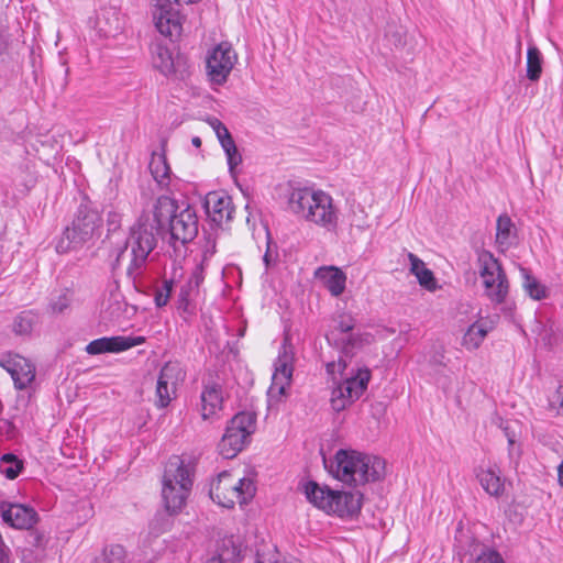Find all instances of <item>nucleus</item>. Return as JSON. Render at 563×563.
<instances>
[{"mask_svg": "<svg viewBox=\"0 0 563 563\" xmlns=\"http://www.w3.org/2000/svg\"><path fill=\"white\" fill-rule=\"evenodd\" d=\"M287 208L297 218L328 231L338 227L339 210L330 194L311 187H290Z\"/></svg>", "mask_w": 563, "mask_h": 563, "instance_id": "nucleus-1", "label": "nucleus"}, {"mask_svg": "<svg viewBox=\"0 0 563 563\" xmlns=\"http://www.w3.org/2000/svg\"><path fill=\"white\" fill-rule=\"evenodd\" d=\"M386 463L383 459L354 450H339L330 466V473L339 481L353 485H364L384 478Z\"/></svg>", "mask_w": 563, "mask_h": 563, "instance_id": "nucleus-2", "label": "nucleus"}, {"mask_svg": "<svg viewBox=\"0 0 563 563\" xmlns=\"http://www.w3.org/2000/svg\"><path fill=\"white\" fill-rule=\"evenodd\" d=\"M157 227L148 212H143L130 230L125 246L118 254L117 263L125 251H129L130 262L126 266L128 276L136 282L144 274L150 254L156 246L155 232Z\"/></svg>", "mask_w": 563, "mask_h": 563, "instance_id": "nucleus-3", "label": "nucleus"}, {"mask_svg": "<svg viewBox=\"0 0 563 563\" xmlns=\"http://www.w3.org/2000/svg\"><path fill=\"white\" fill-rule=\"evenodd\" d=\"M152 218L157 229L168 223L170 241L173 244L179 242L181 245L192 241L198 234V218L196 210L187 206L178 211L174 199L167 196L157 198ZM176 247V245H174Z\"/></svg>", "mask_w": 563, "mask_h": 563, "instance_id": "nucleus-4", "label": "nucleus"}, {"mask_svg": "<svg viewBox=\"0 0 563 563\" xmlns=\"http://www.w3.org/2000/svg\"><path fill=\"white\" fill-rule=\"evenodd\" d=\"M302 490L307 500L327 515L353 518L362 508L363 495L360 492L334 490L314 481L305 483Z\"/></svg>", "mask_w": 563, "mask_h": 563, "instance_id": "nucleus-5", "label": "nucleus"}, {"mask_svg": "<svg viewBox=\"0 0 563 563\" xmlns=\"http://www.w3.org/2000/svg\"><path fill=\"white\" fill-rule=\"evenodd\" d=\"M192 487L191 471L179 456H173L165 465L162 479V497L169 514H177L186 504Z\"/></svg>", "mask_w": 563, "mask_h": 563, "instance_id": "nucleus-6", "label": "nucleus"}, {"mask_svg": "<svg viewBox=\"0 0 563 563\" xmlns=\"http://www.w3.org/2000/svg\"><path fill=\"white\" fill-rule=\"evenodd\" d=\"M102 218L97 210L81 206L70 227H66L57 240L55 250L58 254H66L80 249L84 244L99 235Z\"/></svg>", "mask_w": 563, "mask_h": 563, "instance_id": "nucleus-7", "label": "nucleus"}, {"mask_svg": "<svg viewBox=\"0 0 563 563\" xmlns=\"http://www.w3.org/2000/svg\"><path fill=\"white\" fill-rule=\"evenodd\" d=\"M256 429V415L250 411L236 413L228 423L219 443V452L224 459L235 457L250 442Z\"/></svg>", "mask_w": 563, "mask_h": 563, "instance_id": "nucleus-8", "label": "nucleus"}, {"mask_svg": "<svg viewBox=\"0 0 563 563\" xmlns=\"http://www.w3.org/2000/svg\"><path fill=\"white\" fill-rule=\"evenodd\" d=\"M477 263L485 295L496 305L503 303L509 291V283L499 261L488 251L478 253Z\"/></svg>", "mask_w": 563, "mask_h": 563, "instance_id": "nucleus-9", "label": "nucleus"}, {"mask_svg": "<svg viewBox=\"0 0 563 563\" xmlns=\"http://www.w3.org/2000/svg\"><path fill=\"white\" fill-rule=\"evenodd\" d=\"M371 371L366 367L352 368L331 393V407L340 412L356 401L367 389Z\"/></svg>", "mask_w": 563, "mask_h": 563, "instance_id": "nucleus-10", "label": "nucleus"}, {"mask_svg": "<svg viewBox=\"0 0 563 563\" xmlns=\"http://www.w3.org/2000/svg\"><path fill=\"white\" fill-rule=\"evenodd\" d=\"M152 16L156 30L165 37H179L185 15L181 7L172 0H153Z\"/></svg>", "mask_w": 563, "mask_h": 563, "instance_id": "nucleus-11", "label": "nucleus"}, {"mask_svg": "<svg viewBox=\"0 0 563 563\" xmlns=\"http://www.w3.org/2000/svg\"><path fill=\"white\" fill-rule=\"evenodd\" d=\"M238 62V54L228 42H221L207 55L206 68L209 79L217 85H223Z\"/></svg>", "mask_w": 563, "mask_h": 563, "instance_id": "nucleus-12", "label": "nucleus"}, {"mask_svg": "<svg viewBox=\"0 0 563 563\" xmlns=\"http://www.w3.org/2000/svg\"><path fill=\"white\" fill-rule=\"evenodd\" d=\"M152 64L155 69L166 77L184 79L189 74L188 58L177 53L173 55L169 48L162 43H154L151 48Z\"/></svg>", "mask_w": 563, "mask_h": 563, "instance_id": "nucleus-13", "label": "nucleus"}, {"mask_svg": "<svg viewBox=\"0 0 563 563\" xmlns=\"http://www.w3.org/2000/svg\"><path fill=\"white\" fill-rule=\"evenodd\" d=\"M295 354L288 339H285L277 360L275 361V371L272 377V385L268 389L269 397H280L286 395V389L290 387L294 372Z\"/></svg>", "mask_w": 563, "mask_h": 563, "instance_id": "nucleus-14", "label": "nucleus"}, {"mask_svg": "<svg viewBox=\"0 0 563 563\" xmlns=\"http://www.w3.org/2000/svg\"><path fill=\"white\" fill-rule=\"evenodd\" d=\"M0 366L10 374L18 390L27 389L35 380V365L22 355L11 352L1 355Z\"/></svg>", "mask_w": 563, "mask_h": 563, "instance_id": "nucleus-15", "label": "nucleus"}, {"mask_svg": "<svg viewBox=\"0 0 563 563\" xmlns=\"http://www.w3.org/2000/svg\"><path fill=\"white\" fill-rule=\"evenodd\" d=\"M354 327V319L349 314H343L340 317L336 327L327 334L329 342L333 341L335 344L340 345L344 356L353 354L355 349L368 342V334L352 332Z\"/></svg>", "mask_w": 563, "mask_h": 563, "instance_id": "nucleus-16", "label": "nucleus"}, {"mask_svg": "<svg viewBox=\"0 0 563 563\" xmlns=\"http://www.w3.org/2000/svg\"><path fill=\"white\" fill-rule=\"evenodd\" d=\"M183 380V372L178 364L166 363L158 375L155 405L166 408L176 397L177 386Z\"/></svg>", "mask_w": 563, "mask_h": 563, "instance_id": "nucleus-17", "label": "nucleus"}, {"mask_svg": "<svg viewBox=\"0 0 563 563\" xmlns=\"http://www.w3.org/2000/svg\"><path fill=\"white\" fill-rule=\"evenodd\" d=\"M145 336H103L89 342L85 351L89 355H98L102 353H120L128 351L136 345L145 343Z\"/></svg>", "mask_w": 563, "mask_h": 563, "instance_id": "nucleus-18", "label": "nucleus"}, {"mask_svg": "<svg viewBox=\"0 0 563 563\" xmlns=\"http://www.w3.org/2000/svg\"><path fill=\"white\" fill-rule=\"evenodd\" d=\"M203 207L209 219L217 225H223L232 220L234 206L232 198L224 191H210L206 195Z\"/></svg>", "mask_w": 563, "mask_h": 563, "instance_id": "nucleus-19", "label": "nucleus"}, {"mask_svg": "<svg viewBox=\"0 0 563 563\" xmlns=\"http://www.w3.org/2000/svg\"><path fill=\"white\" fill-rule=\"evenodd\" d=\"M0 516L3 522L15 529H31L38 520L34 508L7 501L0 503Z\"/></svg>", "mask_w": 563, "mask_h": 563, "instance_id": "nucleus-20", "label": "nucleus"}, {"mask_svg": "<svg viewBox=\"0 0 563 563\" xmlns=\"http://www.w3.org/2000/svg\"><path fill=\"white\" fill-rule=\"evenodd\" d=\"M223 409V389L218 383L206 384L200 394L199 412L205 421H217Z\"/></svg>", "mask_w": 563, "mask_h": 563, "instance_id": "nucleus-21", "label": "nucleus"}, {"mask_svg": "<svg viewBox=\"0 0 563 563\" xmlns=\"http://www.w3.org/2000/svg\"><path fill=\"white\" fill-rule=\"evenodd\" d=\"M235 481L236 478L232 472H221L210 485L209 495L211 499L224 508H232L236 504L238 496L232 489Z\"/></svg>", "mask_w": 563, "mask_h": 563, "instance_id": "nucleus-22", "label": "nucleus"}, {"mask_svg": "<svg viewBox=\"0 0 563 563\" xmlns=\"http://www.w3.org/2000/svg\"><path fill=\"white\" fill-rule=\"evenodd\" d=\"M103 37H114L123 30V18L117 8H102L96 18L95 24Z\"/></svg>", "mask_w": 563, "mask_h": 563, "instance_id": "nucleus-23", "label": "nucleus"}, {"mask_svg": "<svg viewBox=\"0 0 563 563\" xmlns=\"http://www.w3.org/2000/svg\"><path fill=\"white\" fill-rule=\"evenodd\" d=\"M476 477L482 488L492 497L499 498L505 493V478L497 465L487 468L478 467Z\"/></svg>", "mask_w": 563, "mask_h": 563, "instance_id": "nucleus-24", "label": "nucleus"}, {"mask_svg": "<svg viewBox=\"0 0 563 563\" xmlns=\"http://www.w3.org/2000/svg\"><path fill=\"white\" fill-rule=\"evenodd\" d=\"M314 277L334 297H339L345 290L346 275L342 269L335 266H321L314 272Z\"/></svg>", "mask_w": 563, "mask_h": 563, "instance_id": "nucleus-25", "label": "nucleus"}, {"mask_svg": "<svg viewBox=\"0 0 563 563\" xmlns=\"http://www.w3.org/2000/svg\"><path fill=\"white\" fill-rule=\"evenodd\" d=\"M492 329L493 327L484 320L475 321L465 331L462 338V346L467 351L477 350Z\"/></svg>", "mask_w": 563, "mask_h": 563, "instance_id": "nucleus-26", "label": "nucleus"}, {"mask_svg": "<svg viewBox=\"0 0 563 563\" xmlns=\"http://www.w3.org/2000/svg\"><path fill=\"white\" fill-rule=\"evenodd\" d=\"M407 256L410 262V273L417 277L419 285L429 291H434L438 286L432 271L427 268L423 261L413 253L409 252Z\"/></svg>", "mask_w": 563, "mask_h": 563, "instance_id": "nucleus-27", "label": "nucleus"}, {"mask_svg": "<svg viewBox=\"0 0 563 563\" xmlns=\"http://www.w3.org/2000/svg\"><path fill=\"white\" fill-rule=\"evenodd\" d=\"M241 559V547L233 537L223 538L218 547L217 556L207 563H236Z\"/></svg>", "mask_w": 563, "mask_h": 563, "instance_id": "nucleus-28", "label": "nucleus"}, {"mask_svg": "<svg viewBox=\"0 0 563 563\" xmlns=\"http://www.w3.org/2000/svg\"><path fill=\"white\" fill-rule=\"evenodd\" d=\"M148 168L158 186L166 188L170 180V168L165 155L154 153L151 157Z\"/></svg>", "mask_w": 563, "mask_h": 563, "instance_id": "nucleus-29", "label": "nucleus"}, {"mask_svg": "<svg viewBox=\"0 0 563 563\" xmlns=\"http://www.w3.org/2000/svg\"><path fill=\"white\" fill-rule=\"evenodd\" d=\"M514 223L508 214H500L496 223V243L504 251L511 245Z\"/></svg>", "mask_w": 563, "mask_h": 563, "instance_id": "nucleus-30", "label": "nucleus"}, {"mask_svg": "<svg viewBox=\"0 0 563 563\" xmlns=\"http://www.w3.org/2000/svg\"><path fill=\"white\" fill-rule=\"evenodd\" d=\"M542 70V53L534 44H531L527 49V78L531 81H538L541 78Z\"/></svg>", "mask_w": 563, "mask_h": 563, "instance_id": "nucleus-31", "label": "nucleus"}, {"mask_svg": "<svg viewBox=\"0 0 563 563\" xmlns=\"http://www.w3.org/2000/svg\"><path fill=\"white\" fill-rule=\"evenodd\" d=\"M93 563H128V551L122 544L106 545Z\"/></svg>", "mask_w": 563, "mask_h": 563, "instance_id": "nucleus-32", "label": "nucleus"}, {"mask_svg": "<svg viewBox=\"0 0 563 563\" xmlns=\"http://www.w3.org/2000/svg\"><path fill=\"white\" fill-rule=\"evenodd\" d=\"M523 275V288L530 298L534 300L545 299L549 295L548 289L528 269H521Z\"/></svg>", "mask_w": 563, "mask_h": 563, "instance_id": "nucleus-33", "label": "nucleus"}, {"mask_svg": "<svg viewBox=\"0 0 563 563\" xmlns=\"http://www.w3.org/2000/svg\"><path fill=\"white\" fill-rule=\"evenodd\" d=\"M36 322L37 316L33 311H22L14 318L12 330L18 335H29Z\"/></svg>", "mask_w": 563, "mask_h": 563, "instance_id": "nucleus-34", "label": "nucleus"}, {"mask_svg": "<svg viewBox=\"0 0 563 563\" xmlns=\"http://www.w3.org/2000/svg\"><path fill=\"white\" fill-rule=\"evenodd\" d=\"M232 489H234L235 495H238L236 503L240 505L247 504L256 492L254 482L247 477L236 478Z\"/></svg>", "mask_w": 563, "mask_h": 563, "instance_id": "nucleus-35", "label": "nucleus"}, {"mask_svg": "<svg viewBox=\"0 0 563 563\" xmlns=\"http://www.w3.org/2000/svg\"><path fill=\"white\" fill-rule=\"evenodd\" d=\"M207 122L214 131L223 151L224 152H227L228 150L233 151V147L235 146V142H234L231 133L227 129V126L219 119H217L214 117L208 118Z\"/></svg>", "mask_w": 563, "mask_h": 563, "instance_id": "nucleus-36", "label": "nucleus"}, {"mask_svg": "<svg viewBox=\"0 0 563 563\" xmlns=\"http://www.w3.org/2000/svg\"><path fill=\"white\" fill-rule=\"evenodd\" d=\"M23 468V462L12 453L3 454L0 457V471L9 479H14L19 476Z\"/></svg>", "mask_w": 563, "mask_h": 563, "instance_id": "nucleus-37", "label": "nucleus"}, {"mask_svg": "<svg viewBox=\"0 0 563 563\" xmlns=\"http://www.w3.org/2000/svg\"><path fill=\"white\" fill-rule=\"evenodd\" d=\"M199 278L198 276H192L185 285H183L178 292L177 305L178 309L186 311L190 301V294L195 287H198Z\"/></svg>", "mask_w": 563, "mask_h": 563, "instance_id": "nucleus-38", "label": "nucleus"}, {"mask_svg": "<svg viewBox=\"0 0 563 563\" xmlns=\"http://www.w3.org/2000/svg\"><path fill=\"white\" fill-rule=\"evenodd\" d=\"M173 279H164L162 285L155 289L154 302L157 308H162L167 305L173 291Z\"/></svg>", "mask_w": 563, "mask_h": 563, "instance_id": "nucleus-39", "label": "nucleus"}, {"mask_svg": "<svg viewBox=\"0 0 563 563\" xmlns=\"http://www.w3.org/2000/svg\"><path fill=\"white\" fill-rule=\"evenodd\" d=\"M473 563H506L501 554L495 549H484Z\"/></svg>", "mask_w": 563, "mask_h": 563, "instance_id": "nucleus-40", "label": "nucleus"}, {"mask_svg": "<svg viewBox=\"0 0 563 563\" xmlns=\"http://www.w3.org/2000/svg\"><path fill=\"white\" fill-rule=\"evenodd\" d=\"M71 294L65 290L56 299H53L49 307L54 313L64 312L71 303Z\"/></svg>", "mask_w": 563, "mask_h": 563, "instance_id": "nucleus-41", "label": "nucleus"}, {"mask_svg": "<svg viewBox=\"0 0 563 563\" xmlns=\"http://www.w3.org/2000/svg\"><path fill=\"white\" fill-rule=\"evenodd\" d=\"M49 541V537L42 530L35 529L30 532V544L36 549L44 550Z\"/></svg>", "mask_w": 563, "mask_h": 563, "instance_id": "nucleus-42", "label": "nucleus"}, {"mask_svg": "<svg viewBox=\"0 0 563 563\" xmlns=\"http://www.w3.org/2000/svg\"><path fill=\"white\" fill-rule=\"evenodd\" d=\"M227 155V162L229 165L230 173L233 174L236 166L242 163V156L238 151L236 145L232 150L224 152Z\"/></svg>", "mask_w": 563, "mask_h": 563, "instance_id": "nucleus-43", "label": "nucleus"}, {"mask_svg": "<svg viewBox=\"0 0 563 563\" xmlns=\"http://www.w3.org/2000/svg\"><path fill=\"white\" fill-rule=\"evenodd\" d=\"M347 368L346 361L340 356L336 362H331L327 364V371L330 374H334L335 372H340L341 375H344V371Z\"/></svg>", "mask_w": 563, "mask_h": 563, "instance_id": "nucleus-44", "label": "nucleus"}, {"mask_svg": "<svg viewBox=\"0 0 563 563\" xmlns=\"http://www.w3.org/2000/svg\"><path fill=\"white\" fill-rule=\"evenodd\" d=\"M277 552L276 550H271L267 553L264 551H258L256 554L257 563H279L276 559Z\"/></svg>", "mask_w": 563, "mask_h": 563, "instance_id": "nucleus-45", "label": "nucleus"}, {"mask_svg": "<svg viewBox=\"0 0 563 563\" xmlns=\"http://www.w3.org/2000/svg\"><path fill=\"white\" fill-rule=\"evenodd\" d=\"M552 402L558 404L560 408H563V385H559L553 394Z\"/></svg>", "mask_w": 563, "mask_h": 563, "instance_id": "nucleus-46", "label": "nucleus"}, {"mask_svg": "<svg viewBox=\"0 0 563 563\" xmlns=\"http://www.w3.org/2000/svg\"><path fill=\"white\" fill-rule=\"evenodd\" d=\"M263 261L265 263V266L268 268L271 266V264L274 262L273 257H272V253H271V246H269V241L267 242V250L263 256Z\"/></svg>", "mask_w": 563, "mask_h": 563, "instance_id": "nucleus-47", "label": "nucleus"}, {"mask_svg": "<svg viewBox=\"0 0 563 563\" xmlns=\"http://www.w3.org/2000/svg\"><path fill=\"white\" fill-rule=\"evenodd\" d=\"M558 482L559 485L563 488V461L558 466Z\"/></svg>", "mask_w": 563, "mask_h": 563, "instance_id": "nucleus-48", "label": "nucleus"}, {"mask_svg": "<svg viewBox=\"0 0 563 563\" xmlns=\"http://www.w3.org/2000/svg\"><path fill=\"white\" fill-rule=\"evenodd\" d=\"M191 144L195 146V147H200L201 146V139L199 136H194L191 139Z\"/></svg>", "mask_w": 563, "mask_h": 563, "instance_id": "nucleus-49", "label": "nucleus"}, {"mask_svg": "<svg viewBox=\"0 0 563 563\" xmlns=\"http://www.w3.org/2000/svg\"><path fill=\"white\" fill-rule=\"evenodd\" d=\"M517 48H518V54H520V49H521V41L520 40L517 43Z\"/></svg>", "mask_w": 563, "mask_h": 563, "instance_id": "nucleus-50", "label": "nucleus"}]
</instances>
